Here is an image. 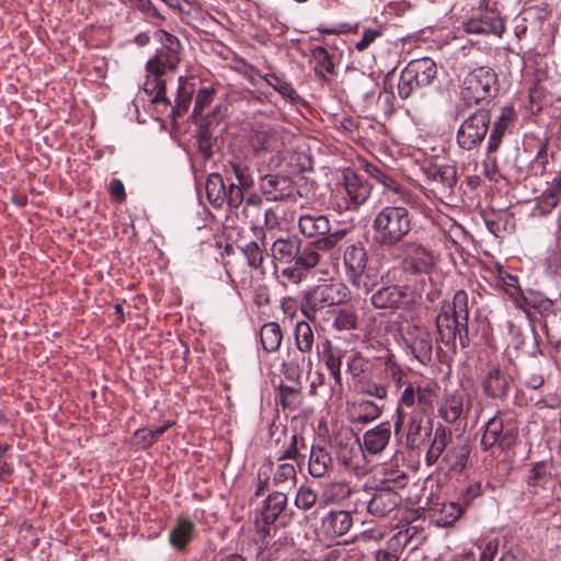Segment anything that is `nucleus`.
<instances>
[{
    "instance_id": "obj_1",
    "label": "nucleus",
    "mask_w": 561,
    "mask_h": 561,
    "mask_svg": "<svg viewBox=\"0 0 561 561\" xmlns=\"http://www.w3.org/2000/svg\"><path fill=\"white\" fill-rule=\"evenodd\" d=\"M435 389L408 382L401 392L400 402L409 409L405 446L411 450L423 447L432 435Z\"/></svg>"
},
{
    "instance_id": "obj_2",
    "label": "nucleus",
    "mask_w": 561,
    "mask_h": 561,
    "mask_svg": "<svg viewBox=\"0 0 561 561\" xmlns=\"http://www.w3.org/2000/svg\"><path fill=\"white\" fill-rule=\"evenodd\" d=\"M468 294L459 289L451 304L444 301L435 319L438 341L453 354L457 353V337L461 348L470 346Z\"/></svg>"
},
{
    "instance_id": "obj_3",
    "label": "nucleus",
    "mask_w": 561,
    "mask_h": 561,
    "mask_svg": "<svg viewBox=\"0 0 561 561\" xmlns=\"http://www.w3.org/2000/svg\"><path fill=\"white\" fill-rule=\"evenodd\" d=\"M374 242L383 250H393L407 242L412 230V215L402 206L382 207L373 219Z\"/></svg>"
},
{
    "instance_id": "obj_4",
    "label": "nucleus",
    "mask_w": 561,
    "mask_h": 561,
    "mask_svg": "<svg viewBox=\"0 0 561 561\" xmlns=\"http://www.w3.org/2000/svg\"><path fill=\"white\" fill-rule=\"evenodd\" d=\"M470 446L465 437H453L451 431L443 425L436 427L434 437L425 455L427 466L442 458L449 471L461 472L468 462Z\"/></svg>"
},
{
    "instance_id": "obj_5",
    "label": "nucleus",
    "mask_w": 561,
    "mask_h": 561,
    "mask_svg": "<svg viewBox=\"0 0 561 561\" xmlns=\"http://www.w3.org/2000/svg\"><path fill=\"white\" fill-rule=\"evenodd\" d=\"M499 92L497 73L491 67L480 66L469 71L460 84L458 115L463 111L493 99Z\"/></svg>"
},
{
    "instance_id": "obj_6",
    "label": "nucleus",
    "mask_w": 561,
    "mask_h": 561,
    "mask_svg": "<svg viewBox=\"0 0 561 561\" xmlns=\"http://www.w3.org/2000/svg\"><path fill=\"white\" fill-rule=\"evenodd\" d=\"M519 436V422L513 412L497 411L483 426L480 440L482 450L497 449L506 453L513 449Z\"/></svg>"
},
{
    "instance_id": "obj_7",
    "label": "nucleus",
    "mask_w": 561,
    "mask_h": 561,
    "mask_svg": "<svg viewBox=\"0 0 561 561\" xmlns=\"http://www.w3.org/2000/svg\"><path fill=\"white\" fill-rule=\"evenodd\" d=\"M331 449L339 466L359 477L367 472L366 456L359 437L352 430L336 433Z\"/></svg>"
},
{
    "instance_id": "obj_8",
    "label": "nucleus",
    "mask_w": 561,
    "mask_h": 561,
    "mask_svg": "<svg viewBox=\"0 0 561 561\" xmlns=\"http://www.w3.org/2000/svg\"><path fill=\"white\" fill-rule=\"evenodd\" d=\"M500 4V0H481L477 11L463 23V30L469 34L502 36L505 23Z\"/></svg>"
},
{
    "instance_id": "obj_9",
    "label": "nucleus",
    "mask_w": 561,
    "mask_h": 561,
    "mask_svg": "<svg viewBox=\"0 0 561 561\" xmlns=\"http://www.w3.org/2000/svg\"><path fill=\"white\" fill-rule=\"evenodd\" d=\"M491 119V111L485 107H479L471 112L458 127L457 145L467 151L478 148L485 140Z\"/></svg>"
},
{
    "instance_id": "obj_10",
    "label": "nucleus",
    "mask_w": 561,
    "mask_h": 561,
    "mask_svg": "<svg viewBox=\"0 0 561 561\" xmlns=\"http://www.w3.org/2000/svg\"><path fill=\"white\" fill-rule=\"evenodd\" d=\"M345 287L335 284H322L306 291L301 300V312L309 320L316 319V312L327 307L342 304L346 294Z\"/></svg>"
},
{
    "instance_id": "obj_11",
    "label": "nucleus",
    "mask_w": 561,
    "mask_h": 561,
    "mask_svg": "<svg viewBox=\"0 0 561 561\" xmlns=\"http://www.w3.org/2000/svg\"><path fill=\"white\" fill-rule=\"evenodd\" d=\"M369 302L376 310L393 313L410 309L413 296L408 285L381 283L370 295Z\"/></svg>"
},
{
    "instance_id": "obj_12",
    "label": "nucleus",
    "mask_w": 561,
    "mask_h": 561,
    "mask_svg": "<svg viewBox=\"0 0 561 561\" xmlns=\"http://www.w3.org/2000/svg\"><path fill=\"white\" fill-rule=\"evenodd\" d=\"M343 193L347 209H357L370 197L373 184L368 175L362 170V162L357 169L347 168L342 172Z\"/></svg>"
},
{
    "instance_id": "obj_13",
    "label": "nucleus",
    "mask_w": 561,
    "mask_h": 561,
    "mask_svg": "<svg viewBox=\"0 0 561 561\" xmlns=\"http://www.w3.org/2000/svg\"><path fill=\"white\" fill-rule=\"evenodd\" d=\"M206 197L214 208L227 205L230 213L237 211L244 199L241 191L233 184H226L219 173H210L205 183Z\"/></svg>"
},
{
    "instance_id": "obj_14",
    "label": "nucleus",
    "mask_w": 561,
    "mask_h": 561,
    "mask_svg": "<svg viewBox=\"0 0 561 561\" xmlns=\"http://www.w3.org/2000/svg\"><path fill=\"white\" fill-rule=\"evenodd\" d=\"M347 233V229H336L332 236L322 238V240L307 242L304 245L299 240L298 251H296L294 257L295 265L304 271L316 267L321 259L319 251H331L345 239Z\"/></svg>"
},
{
    "instance_id": "obj_15",
    "label": "nucleus",
    "mask_w": 561,
    "mask_h": 561,
    "mask_svg": "<svg viewBox=\"0 0 561 561\" xmlns=\"http://www.w3.org/2000/svg\"><path fill=\"white\" fill-rule=\"evenodd\" d=\"M259 187L262 196L268 202H296L301 196L294 180L278 173L261 176Z\"/></svg>"
},
{
    "instance_id": "obj_16",
    "label": "nucleus",
    "mask_w": 561,
    "mask_h": 561,
    "mask_svg": "<svg viewBox=\"0 0 561 561\" xmlns=\"http://www.w3.org/2000/svg\"><path fill=\"white\" fill-rule=\"evenodd\" d=\"M430 191L438 198L449 197L457 184V168L454 164L428 163L422 168Z\"/></svg>"
},
{
    "instance_id": "obj_17",
    "label": "nucleus",
    "mask_w": 561,
    "mask_h": 561,
    "mask_svg": "<svg viewBox=\"0 0 561 561\" xmlns=\"http://www.w3.org/2000/svg\"><path fill=\"white\" fill-rule=\"evenodd\" d=\"M405 345L412 356L422 365L427 366L433 360L434 342L427 328L411 324L407 328Z\"/></svg>"
},
{
    "instance_id": "obj_18",
    "label": "nucleus",
    "mask_w": 561,
    "mask_h": 561,
    "mask_svg": "<svg viewBox=\"0 0 561 561\" xmlns=\"http://www.w3.org/2000/svg\"><path fill=\"white\" fill-rule=\"evenodd\" d=\"M359 502L367 510V512L375 517H385L394 511L401 503V496L397 491L389 488L376 486L370 497H358L355 503V510L359 508Z\"/></svg>"
},
{
    "instance_id": "obj_19",
    "label": "nucleus",
    "mask_w": 561,
    "mask_h": 561,
    "mask_svg": "<svg viewBox=\"0 0 561 561\" xmlns=\"http://www.w3.org/2000/svg\"><path fill=\"white\" fill-rule=\"evenodd\" d=\"M403 254V270L417 275L427 274L434 266V255L424 245L414 241H407L401 247Z\"/></svg>"
},
{
    "instance_id": "obj_20",
    "label": "nucleus",
    "mask_w": 561,
    "mask_h": 561,
    "mask_svg": "<svg viewBox=\"0 0 561 561\" xmlns=\"http://www.w3.org/2000/svg\"><path fill=\"white\" fill-rule=\"evenodd\" d=\"M512 382L513 378L510 373L496 365L486 373L482 381V389L486 397L504 400L508 396Z\"/></svg>"
},
{
    "instance_id": "obj_21",
    "label": "nucleus",
    "mask_w": 561,
    "mask_h": 561,
    "mask_svg": "<svg viewBox=\"0 0 561 561\" xmlns=\"http://www.w3.org/2000/svg\"><path fill=\"white\" fill-rule=\"evenodd\" d=\"M353 526L351 512L332 510L321 518L320 529L329 539H336L346 535Z\"/></svg>"
},
{
    "instance_id": "obj_22",
    "label": "nucleus",
    "mask_w": 561,
    "mask_h": 561,
    "mask_svg": "<svg viewBox=\"0 0 561 561\" xmlns=\"http://www.w3.org/2000/svg\"><path fill=\"white\" fill-rule=\"evenodd\" d=\"M362 170L366 173V175H368L369 179L375 180L377 183L381 184L388 191L397 194L402 202L412 203V192L408 187L402 185L399 181H397L393 176L386 173L377 165L371 164L366 160H363Z\"/></svg>"
},
{
    "instance_id": "obj_23",
    "label": "nucleus",
    "mask_w": 561,
    "mask_h": 561,
    "mask_svg": "<svg viewBox=\"0 0 561 561\" xmlns=\"http://www.w3.org/2000/svg\"><path fill=\"white\" fill-rule=\"evenodd\" d=\"M298 228L300 233L313 241L322 240L332 236L331 225L328 216L319 214H304L298 218Z\"/></svg>"
},
{
    "instance_id": "obj_24",
    "label": "nucleus",
    "mask_w": 561,
    "mask_h": 561,
    "mask_svg": "<svg viewBox=\"0 0 561 561\" xmlns=\"http://www.w3.org/2000/svg\"><path fill=\"white\" fill-rule=\"evenodd\" d=\"M368 254L365 244L357 241H347L343 250V264L345 268L346 278L350 276H356L359 271H364L367 267Z\"/></svg>"
},
{
    "instance_id": "obj_25",
    "label": "nucleus",
    "mask_w": 561,
    "mask_h": 561,
    "mask_svg": "<svg viewBox=\"0 0 561 561\" xmlns=\"http://www.w3.org/2000/svg\"><path fill=\"white\" fill-rule=\"evenodd\" d=\"M542 324L549 341V344L556 348H561V308L553 306L548 301L542 309Z\"/></svg>"
},
{
    "instance_id": "obj_26",
    "label": "nucleus",
    "mask_w": 561,
    "mask_h": 561,
    "mask_svg": "<svg viewBox=\"0 0 561 561\" xmlns=\"http://www.w3.org/2000/svg\"><path fill=\"white\" fill-rule=\"evenodd\" d=\"M542 19L536 8H528L518 13L513 20L514 34L518 39L535 36L542 26Z\"/></svg>"
},
{
    "instance_id": "obj_27",
    "label": "nucleus",
    "mask_w": 561,
    "mask_h": 561,
    "mask_svg": "<svg viewBox=\"0 0 561 561\" xmlns=\"http://www.w3.org/2000/svg\"><path fill=\"white\" fill-rule=\"evenodd\" d=\"M287 495L283 492H272L262 502L255 515L264 519L278 522L287 517Z\"/></svg>"
},
{
    "instance_id": "obj_28",
    "label": "nucleus",
    "mask_w": 561,
    "mask_h": 561,
    "mask_svg": "<svg viewBox=\"0 0 561 561\" xmlns=\"http://www.w3.org/2000/svg\"><path fill=\"white\" fill-rule=\"evenodd\" d=\"M391 436V425L389 422H381L371 430L364 433L363 448L371 455L380 454L389 444Z\"/></svg>"
},
{
    "instance_id": "obj_29",
    "label": "nucleus",
    "mask_w": 561,
    "mask_h": 561,
    "mask_svg": "<svg viewBox=\"0 0 561 561\" xmlns=\"http://www.w3.org/2000/svg\"><path fill=\"white\" fill-rule=\"evenodd\" d=\"M484 224L495 237L511 232L515 227V218L507 209H485L482 211Z\"/></svg>"
},
{
    "instance_id": "obj_30",
    "label": "nucleus",
    "mask_w": 561,
    "mask_h": 561,
    "mask_svg": "<svg viewBox=\"0 0 561 561\" xmlns=\"http://www.w3.org/2000/svg\"><path fill=\"white\" fill-rule=\"evenodd\" d=\"M249 144L255 156L262 152H271L279 147V134L272 127L254 129L249 135Z\"/></svg>"
},
{
    "instance_id": "obj_31",
    "label": "nucleus",
    "mask_w": 561,
    "mask_h": 561,
    "mask_svg": "<svg viewBox=\"0 0 561 561\" xmlns=\"http://www.w3.org/2000/svg\"><path fill=\"white\" fill-rule=\"evenodd\" d=\"M439 416L449 424L459 421L465 414L463 396L458 392H446L439 402Z\"/></svg>"
},
{
    "instance_id": "obj_32",
    "label": "nucleus",
    "mask_w": 561,
    "mask_h": 561,
    "mask_svg": "<svg viewBox=\"0 0 561 561\" xmlns=\"http://www.w3.org/2000/svg\"><path fill=\"white\" fill-rule=\"evenodd\" d=\"M180 62V51L160 48L147 62V70L156 77H161L167 70L174 71Z\"/></svg>"
},
{
    "instance_id": "obj_33",
    "label": "nucleus",
    "mask_w": 561,
    "mask_h": 561,
    "mask_svg": "<svg viewBox=\"0 0 561 561\" xmlns=\"http://www.w3.org/2000/svg\"><path fill=\"white\" fill-rule=\"evenodd\" d=\"M253 526V541L257 546V554H262L268 549L271 540L276 536L278 524L275 520L264 519L255 515Z\"/></svg>"
},
{
    "instance_id": "obj_34",
    "label": "nucleus",
    "mask_w": 561,
    "mask_h": 561,
    "mask_svg": "<svg viewBox=\"0 0 561 561\" xmlns=\"http://www.w3.org/2000/svg\"><path fill=\"white\" fill-rule=\"evenodd\" d=\"M195 531L196 526L188 517H178L176 523L171 529L169 536L171 546L179 551H184L187 545L193 540Z\"/></svg>"
},
{
    "instance_id": "obj_35",
    "label": "nucleus",
    "mask_w": 561,
    "mask_h": 561,
    "mask_svg": "<svg viewBox=\"0 0 561 561\" xmlns=\"http://www.w3.org/2000/svg\"><path fill=\"white\" fill-rule=\"evenodd\" d=\"M359 490L352 488L346 480H333L323 485L321 499L324 503L341 504L350 499L353 494H359Z\"/></svg>"
},
{
    "instance_id": "obj_36",
    "label": "nucleus",
    "mask_w": 561,
    "mask_h": 561,
    "mask_svg": "<svg viewBox=\"0 0 561 561\" xmlns=\"http://www.w3.org/2000/svg\"><path fill=\"white\" fill-rule=\"evenodd\" d=\"M382 411V407H379L371 400H358L353 402L348 408L350 419L356 424H368L377 420Z\"/></svg>"
},
{
    "instance_id": "obj_37",
    "label": "nucleus",
    "mask_w": 561,
    "mask_h": 561,
    "mask_svg": "<svg viewBox=\"0 0 561 561\" xmlns=\"http://www.w3.org/2000/svg\"><path fill=\"white\" fill-rule=\"evenodd\" d=\"M250 68L252 71H254L255 75L260 76L270 87L278 92L285 100L293 104L299 103L301 101L300 95L296 92L291 83L287 81L283 75L275 72L261 75L260 71L254 67L250 66Z\"/></svg>"
},
{
    "instance_id": "obj_38",
    "label": "nucleus",
    "mask_w": 561,
    "mask_h": 561,
    "mask_svg": "<svg viewBox=\"0 0 561 561\" xmlns=\"http://www.w3.org/2000/svg\"><path fill=\"white\" fill-rule=\"evenodd\" d=\"M407 67L412 68L410 71L423 88L431 85L437 76L436 62L430 57L413 59Z\"/></svg>"
},
{
    "instance_id": "obj_39",
    "label": "nucleus",
    "mask_w": 561,
    "mask_h": 561,
    "mask_svg": "<svg viewBox=\"0 0 561 561\" xmlns=\"http://www.w3.org/2000/svg\"><path fill=\"white\" fill-rule=\"evenodd\" d=\"M308 467L313 478L324 477L332 468L331 454L324 447L311 446Z\"/></svg>"
},
{
    "instance_id": "obj_40",
    "label": "nucleus",
    "mask_w": 561,
    "mask_h": 561,
    "mask_svg": "<svg viewBox=\"0 0 561 561\" xmlns=\"http://www.w3.org/2000/svg\"><path fill=\"white\" fill-rule=\"evenodd\" d=\"M299 240L297 237L276 239L271 247L273 259L282 263L294 261L296 251H298Z\"/></svg>"
},
{
    "instance_id": "obj_41",
    "label": "nucleus",
    "mask_w": 561,
    "mask_h": 561,
    "mask_svg": "<svg viewBox=\"0 0 561 561\" xmlns=\"http://www.w3.org/2000/svg\"><path fill=\"white\" fill-rule=\"evenodd\" d=\"M230 169L236 178V182H230L234 187L239 188L244 195V192L254 186V176L252 167L243 160H234L229 163Z\"/></svg>"
},
{
    "instance_id": "obj_42",
    "label": "nucleus",
    "mask_w": 561,
    "mask_h": 561,
    "mask_svg": "<svg viewBox=\"0 0 561 561\" xmlns=\"http://www.w3.org/2000/svg\"><path fill=\"white\" fill-rule=\"evenodd\" d=\"M193 94L194 84L190 83L183 77H180L178 93L175 98V105L172 108V117L174 119L178 117H182L188 111Z\"/></svg>"
},
{
    "instance_id": "obj_43",
    "label": "nucleus",
    "mask_w": 561,
    "mask_h": 561,
    "mask_svg": "<svg viewBox=\"0 0 561 561\" xmlns=\"http://www.w3.org/2000/svg\"><path fill=\"white\" fill-rule=\"evenodd\" d=\"M548 147H549V138L546 137L540 140L538 150L535 157L530 160L527 165V170L525 172L526 178H538L542 176L547 171L548 165Z\"/></svg>"
},
{
    "instance_id": "obj_44",
    "label": "nucleus",
    "mask_w": 561,
    "mask_h": 561,
    "mask_svg": "<svg viewBox=\"0 0 561 561\" xmlns=\"http://www.w3.org/2000/svg\"><path fill=\"white\" fill-rule=\"evenodd\" d=\"M295 345L297 351L305 355L311 353L314 345V333L309 322L301 320L295 324Z\"/></svg>"
},
{
    "instance_id": "obj_45",
    "label": "nucleus",
    "mask_w": 561,
    "mask_h": 561,
    "mask_svg": "<svg viewBox=\"0 0 561 561\" xmlns=\"http://www.w3.org/2000/svg\"><path fill=\"white\" fill-rule=\"evenodd\" d=\"M379 279H382V276L379 277L376 271L373 268L367 270V267L364 271H359L358 275L347 277L348 283L354 288L370 295L380 286Z\"/></svg>"
},
{
    "instance_id": "obj_46",
    "label": "nucleus",
    "mask_w": 561,
    "mask_h": 561,
    "mask_svg": "<svg viewBox=\"0 0 561 561\" xmlns=\"http://www.w3.org/2000/svg\"><path fill=\"white\" fill-rule=\"evenodd\" d=\"M262 347L267 353L276 352L283 340V332L277 322H267L260 330Z\"/></svg>"
},
{
    "instance_id": "obj_47",
    "label": "nucleus",
    "mask_w": 561,
    "mask_h": 561,
    "mask_svg": "<svg viewBox=\"0 0 561 561\" xmlns=\"http://www.w3.org/2000/svg\"><path fill=\"white\" fill-rule=\"evenodd\" d=\"M310 55L316 61L314 73L321 80H328L325 73H334V62L332 55L323 46H316Z\"/></svg>"
},
{
    "instance_id": "obj_48",
    "label": "nucleus",
    "mask_w": 561,
    "mask_h": 561,
    "mask_svg": "<svg viewBox=\"0 0 561 561\" xmlns=\"http://www.w3.org/2000/svg\"><path fill=\"white\" fill-rule=\"evenodd\" d=\"M463 506L459 502H446L435 512V522L438 526L448 527L454 525L463 514Z\"/></svg>"
},
{
    "instance_id": "obj_49",
    "label": "nucleus",
    "mask_w": 561,
    "mask_h": 561,
    "mask_svg": "<svg viewBox=\"0 0 561 561\" xmlns=\"http://www.w3.org/2000/svg\"><path fill=\"white\" fill-rule=\"evenodd\" d=\"M333 317L332 327L336 331H351L357 328V313L352 307L331 310Z\"/></svg>"
},
{
    "instance_id": "obj_50",
    "label": "nucleus",
    "mask_w": 561,
    "mask_h": 561,
    "mask_svg": "<svg viewBox=\"0 0 561 561\" xmlns=\"http://www.w3.org/2000/svg\"><path fill=\"white\" fill-rule=\"evenodd\" d=\"M305 356L297 352L288 354V359L280 366V373L293 382L299 383L304 371Z\"/></svg>"
},
{
    "instance_id": "obj_51",
    "label": "nucleus",
    "mask_w": 561,
    "mask_h": 561,
    "mask_svg": "<svg viewBox=\"0 0 561 561\" xmlns=\"http://www.w3.org/2000/svg\"><path fill=\"white\" fill-rule=\"evenodd\" d=\"M535 202L534 213L539 216H547L560 204L561 195L547 185Z\"/></svg>"
},
{
    "instance_id": "obj_52",
    "label": "nucleus",
    "mask_w": 561,
    "mask_h": 561,
    "mask_svg": "<svg viewBox=\"0 0 561 561\" xmlns=\"http://www.w3.org/2000/svg\"><path fill=\"white\" fill-rule=\"evenodd\" d=\"M411 69L412 68H408L405 66L400 73L398 82V94L402 100H407L420 93L421 90L423 89V87L419 83L417 79L414 78V76L410 71Z\"/></svg>"
},
{
    "instance_id": "obj_53",
    "label": "nucleus",
    "mask_w": 561,
    "mask_h": 561,
    "mask_svg": "<svg viewBox=\"0 0 561 561\" xmlns=\"http://www.w3.org/2000/svg\"><path fill=\"white\" fill-rule=\"evenodd\" d=\"M302 450H307V445L305 442V438L294 433L289 437V443L286 448H284L282 451H279L278 460H285V459H293L297 460L298 458H305V455H301Z\"/></svg>"
},
{
    "instance_id": "obj_54",
    "label": "nucleus",
    "mask_w": 561,
    "mask_h": 561,
    "mask_svg": "<svg viewBox=\"0 0 561 561\" xmlns=\"http://www.w3.org/2000/svg\"><path fill=\"white\" fill-rule=\"evenodd\" d=\"M239 249L244 255L250 267L257 270L263 265L266 251L262 249L257 242L250 241L243 245H240Z\"/></svg>"
},
{
    "instance_id": "obj_55",
    "label": "nucleus",
    "mask_w": 561,
    "mask_h": 561,
    "mask_svg": "<svg viewBox=\"0 0 561 561\" xmlns=\"http://www.w3.org/2000/svg\"><path fill=\"white\" fill-rule=\"evenodd\" d=\"M407 483L408 476L404 471L386 468L377 486L389 488L390 490L397 491V489L404 488Z\"/></svg>"
},
{
    "instance_id": "obj_56",
    "label": "nucleus",
    "mask_w": 561,
    "mask_h": 561,
    "mask_svg": "<svg viewBox=\"0 0 561 561\" xmlns=\"http://www.w3.org/2000/svg\"><path fill=\"white\" fill-rule=\"evenodd\" d=\"M196 139L198 152L205 160L210 159L213 156V127L199 123Z\"/></svg>"
},
{
    "instance_id": "obj_57",
    "label": "nucleus",
    "mask_w": 561,
    "mask_h": 561,
    "mask_svg": "<svg viewBox=\"0 0 561 561\" xmlns=\"http://www.w3.org/2000/svg\"><path fill=\"white\" fill-rule=\"evenodd\" d=\"M551 479V472L546 461L535 462L527 478V484L529 486H543Z\"/></svg>"
},
{
    "instance_id": "obj_58",
    "label": "nucleus",
    "mask_w": 561,
    "mask_h": 561,
    "mask_svg": "<svg viewBox=\"0 0 561 561\" xmlns=\"http://www.w3.org/2000/svg\"><path fill=\"white\" fill-rule=\"evenodd\" d=\"M216 90L213 88H202L197 91L192 118L197 123L203 116L204 110L214 101Z\"/></svg>"
},
{
    "instance_id": "obj_59",
    "label": "nucleus",
    "mask_w": 561,
    "mask_h": 561,
    "mask_svg": "<svg viewBox=\"0 0 561 561\" xmlns=\"http://www.w3.org/2000/svg\"><path fill=\"white\" fill-rule=\"evenodd\" d=\"M279 403L283 409L295 411L300 407V389L290 386L279 387Z\"/></svg>"
},
{
    "instance_id": "obj_60",
    "label": "nucleus",
    "mask_w": 561,
    "mask_h": 561,
    "mask_svg": "<svg viewBox=\"0 0 561 561\" xmlns=\"http://www.w3.org/2000/svg\"><path fill=\"white\" fill-rule=\"evenodd\" d=\"M370 363L360 353L352 354L346 362V371L355 379L369 370Z\"/></svg>"
},
{
    "instance_id": "obj_61",
    "label": "nucleus",
    "mask_w": 561,
    "mask_h": 561,
    "mask_svg": "<svg viewBox=\"0 0 561 561\" xmlns=\"http://www.w3.org/2000/svg\"><path fill=\"white\" fill-rule=\"evenodd\" d=\"M317 500L318 495L310 486L301 485L297 491L295 505L299 510L308 511L314 506Z\"/></svg>"
},
{
    "instance_id": "obj_62",
    "label": "nucleus",
    "mask_w": 561,
    "mask_h": 561,
    "mask_svg": "<svg viewBox=\"0 0 561 561\" xmlns=\"http://www.w3.org/2000/svg\"><path fill=\"white\" fill-rule=\"evenodd\" d=\"M146 91L152 95L153 103H163L165 105H170L171 102L167 98V85L165 81L161 80L160 77H156L152 82L146 83Z\"/></svg>"
},
{
    "instance_id": "obj_63",
    "label": "nucleus",
    "mask_w": 561,
    "mask_h": 561,
    "mask_svg": "<svg viewBox=\"0 0 561 561\" xmlns=\"http://www.w3.org/2000/svg\"><path fill=\"white\" fill-rule=\"evenodd\" d=\"M516 121L517 113L515 107L513 105H506L502 107L500 115L493 123L505 131L512 133Z\"/></svg>"
},
{
    "instance_id": "obj_64",
    "label": "nucleus",
    "mask_w": 561,
    "mask_h": 561,
    "mask_svg": "<svg viewBox=\"0 0 561 561\" xmlns=\"http://www.w3.org/2000/svg\"><path fill=\"white\" fill-rule=\"evenodd\" d=\"M380 359H383L386 374H388L393 381L399 383L403 377V370L397 363L394 354L390 350H386L385 355L380 356Z\"/></svg>"
}]
</instances>
